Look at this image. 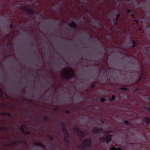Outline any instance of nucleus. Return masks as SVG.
Here are the masks:
<instances>
[{
	"mask_svg": "<svg viewBox=\"0 0 150 150\" xmlns=\"http://www.w3.org/2000/svg\"><path fill=\"white\" fill-rule=\"evenodd\" d=\"M125 124L127 125H129V122L127 120H125L124 121V122Z\"/></svg>",
	"mask_w": 150,
	"mask_h": 150,
	"instance_id": "32",
	"label": "nucleus"
},
{
	"mask_svg": "<svg viewBox=\"0 0 150 150\" xmlns=\"http://www.w3.org/2000/svg\"><path fill=\"white\" fill-rule=\"evenodd\" d=\"M134 21L136 22L137 24H138L139 22V21L138 20H135Z\"/></svg>",
	"mask_w": 150,
	"mask_h": 150,
	"instance_id": "40",
	"label": "nucleus"
},
{
	"mask_svg": "<svg viewBox=\"0 0 150 150\" xmlns=\"http://www.w3.org/2000/svg\"><path fill=\"white\" fill-rule=\"evenodd\" d=\"M24 9L27 12L31 14H34L35 13V11L29 8L24 7Z\"/></svg>",
	"mask_w": 150,
	"mask_h": 150,
	"instance_id": "6",
	"label": "nucleus"
},
{
	"mask_svg": "<svg viewBox=\"0 0 150 150\" xmlns=\"http://www.w3.org/2000/svg\"><path fill=\"white\" fill-rule=\"evenodd\" d=\"M85 11L86 13H89L90 12L88 10V8H85Z\"/></svg>",
	"mask_w": 150,
	"mask_h": 150,
	"instance_id": "29",
	"label": "nucleus"
},
{
	"mask_svg": "<svg viewBox=\"0 0 150 150\" xmlns=\"http://www.w3.org/2000/svg\"><path fill=\"white\" fill-rule=\"evenodd\" d=\"M11 146L9 144H6L4 145V146L5 147H11Z\"/></svg>",
	"mask_w": 150,
	"mask_h": 150,
	"instance_id": "30",
	"label": "nucleus"
},
{
	"mask_svg": "<svg viewBox=\"0 0 150 150\" xmlns=\"http://www.w3.org/2000/svg\"><path fill=\"white\" fill-rule=\"evenodd\" d=\"M30 132L28 131H25V133H23V134L25 135H27L28 134H30Z\"/></svg>",
	"mask_w": 150,
	"mask_h": 150,
	"instance_id": "25",
	"label": "nucleus"
},
{
	"mask_svg": "<svg viewBox=\"0 0 150 150\" xmlns=\"http://www.w3.org/2000/svg\"><path fill=\"white\" fill-rule=\"evenodd\" d=\"M34 144L35 145L37 146L41 147L43 148L45 147L44 145L42 144L40 142H35L34 143Z\"/></svg>",
	"mask_w": 150,
	"mask_h": 150,
	"instance_id": "10",
	"label": "nucleus"
},
{
	"mask_svg": "<svg viewBox=\"0 0 150 150\" xmlns=\"http://www.w3.org/2000/svg\"><path fill=\"white\" fill-rule=\"evenodd\" d=\"M120 89L126 91L128 90V88L125 87H121L120 88Z\"/></svg>",
	"mask_w": 150,
	"mask_h": 150,
	"instance_id": "24",
	"label": "nucleus"
},
{
	"mask_svg": "<svg viewBox=\"0 0 150 150\" xmlns=\"http://www.w3.org/2000/svg\"><path fill=\"white\" fill-rule=\"evenodd\" d=\"M4 96V93L2 92V90L1 88H0V97L1 98H3Z\"/></svg>",
	"mask_w": 150,
	"mask_h": 150,
	"instance_id": "22",
	"label": "nucleus"
},
{
	"mask_svg": "<svg viewBox=\"0 0 150 150\" xmlns=\"http://www.w3.org/2000/svg\"><path fill=\"white\" fill-rule=\"evenodd\" d=\"M143 75V73L142 71L141 73L140 77L139 78L138 81H140L141 80V78H142V77Z\"/></svg>",
	"mask_w": 150,
	"mask_h": 150,
	"instance_id": "31",
	"label": "nucleus"
},
{
	"mask_svg": "<svg viewBox=\"0 0 150 150\" xmlns=\"http://www.w3.org/2000/svg\"><path fill=\"white\" fill-rule=\"evenodd\" d=\"M127 12L128 13H129L131 12V10H130L128 9L127 10Z\"/></svg>",
	"mask_w": 150,
	"mask_h": 150,
	"instance_id": "39",
	"label": "nucleus"
},
{
	"mask_svg": "<svg viewBox=\"0 0 150 150\" xmlns=\"http://www.w3.org/2000/svg\"><path fill=\"white\" fill-rule=\"evenodd\" d=\"M65 142H67V145L68 146L69 143V141L68 140V141Z\"/></svg>",
	"mask_w": 150,
	"mask_h": 150,
	"instance_id": "43",
	"label": "nucleus"
},
{
	"mask_svg": "<svg viewBox=\"0 0 150 150\" xmlns=\"http://www.w3.org/2000/svg\"><path fill=\"white\" fill-rule=\"evenodd\" d=\"M53 23H55L56 22V21H53Z\"/></svg>",
	"mask_w": 150,
	"mask_h": 150,
	"instance_id": "51",
	"label": "nucleus"
},
{
	"mask_svg": "<svg viewBox=\"0 0 150 150\" xmlns=\"http://www.w3.org/2000/svg\"><path fill=\"white\" fill-rule=\"evenodd\" d=\"M13 25L11 23L10 24V28L11 29L13 28Z\"/></svg>",
	"mask_w": 150,
	"mask_h": 150,
	"instance_id": "36",
	"label": "nucleus"
},
{
	"mask_svg": "<svg viewBox=\"0 0 150 150\" xmlns=\"http://www.w3.org/2000/svg\"><path fill=\"white\" fill-rule=\"evenodd\" d=\"M49 139L50 140L53 141L54 140V138L52 136H50L49 137Z\"/></svg>",
	"mask_w": 150,
	"mask_h": 150,
	"instance_id": "35",
	"label": "nucleus"
},
{
	"mask_svg": "<svg viewBox=\"0 0 150 150\" xmlns=\"http://www.w3.org/2000/svg\"><path fill=\"white\" fill-rule=\"evenodd\" d=\"M65 135L64 137V140L65 142L66 141H68V138H69V134H64Z\"/></svg>",
	"mask_w": 150,
	"mask_h": 150,
	"instance_id": "13",
	"label": "nucleus"
},
{
	"mask_svg": "<svg viewBox=\"0 0 150 150\" xmlns=\"http://www.w3.org/2000/svg\"><path fill=\"white\" fill-rule=\"evenodd\" d=\"M149 100H150V97L149 98Z\"/></svg>",
	"mask_w": 150,
	"mask_h": 150,
	"instance_id": "60",
	"label": "nucleus"
},
{
	"mask_svg": "<svg viewBox=\"0 0 150 150\" xmlns=\"http://www.w3.org/2000/svg\"><path fill=\"white\" fill-rule=\"evenodd\" d=\"M30 45H33V44H32V43H31V44H30Z\"/></svg>",
	"mask_w": 150,
	"mask_h": 150,
	"instance_id": "56",
	"label": "nucleus"
},
{
	"mask_svg": "<svg viewBox=\"0 0 150 150\" xmlns=\"http://www.w3.org/2000/svg\"><path fill=\"white\" fill-rule=\"evenodd\" d=\"M69 25L71 27L73 28H75L77 26V25L76 24L74 21H71V23L69 24Z\"/></svg>",
	"mask_w": 150,
	"mask_h": 150,
	"instance_id": "9",
	"label": "nucleus"
},
{
	"mask_svg": "<svg viewBox=\"0 0 150 150\" xmlns=\"http://www.w3.org/2000/svg\"><path fill=\"white\" fill-rule=\"evenodd\" d=\"M73 129L74 131L80 137L83 138L85 137V134L77 127H74Z\"/></svg>",
	"mask_w": 150,
	"mask_h": 150,
	"instance_id": "1",
	"label": "nucleus"
},
{
	"mask_svg": "<svg viewBox=\"0 0 150 150\" xmlns=\"http://www.w3.org/2000/svg\"><path fill=\"white\" fill-rule=\"evenodd\" d=\"M105 0H100V2H98V4H100V2H102L103 1H104Z\"/></svg>",
	"mask_w": 150,
	"mask_h": 150,
	"instance_id": "44",
	"label": "nucleus"
},
{
	"mask_svg": "<svg viewBox=\"0 0 150 150\" xmlns=\"http://www.w3.org/2000/svg\"><path fill=\"white\" fill-rule=\"evenodd\" d=\"M45 127V126H42L40 127V128L41 129H43Z\"/></svg>",
	"mask_w": 150,
	"mask_h": 150,
	"instance_id": "42",
	"label": "nucleus"
},
{
	"mask_svg": "<svg viewBox=\"0 0 150 150\" xmlns=\"http://www.w3.org/2000/svg\"><path fill=\"white\" fill-rule=\"evenodd\" d=\"M144 120L148 122V124L150 122V118L148 117H146L144 119Z\"/></svg>",
	"mask_w": 150,
	"mask_h": 150,
	"instance_id": "18",
	"label": "nucleus"
},
{
	"mask_svg": "<svg viewBox=\"0 0 150 150\" xmlns=\"http://www.w3.org/2000/svg\"><path fill=\"white\" fill-rule=\"evenodd\" d=\"M110 150H122V149L119 148H115L114 147H113L110 148Z\"/></svg>",
	"mask_w": 150,
	"mask_h": 150,
	"instance_id": "19",
	"label": "nucleus"
},
{
	"mask_svg": "<svg viewBox=\"0 0 150 150\" xmlns=\"http://www.w3.org/2000/svg\"><path fill=\"white\" fill-rule=\"evenodd\" d=\"M115 13L117 12V11H116V10H115Z\"/></svg>",
	"mask_w": 150,
	"mask_h": 150,
	"instance_id": "55",
	"label": "nucleus"
},
{
	"mask_svg": "<svg viewBox=\"0 0 150 150\" xmlns=\"http://www.w3.org/2000/svg\"><path fill=\"white\" fill-rule=\"evenodd\" d=\"M111 141V136L109 135H105L101 139V142L109 143Z\"/></svg>",
	"mask_w": 150,
	"mask_h": 150,
	"instance_id": "3",
	"label": "nucleus"
},
{
	"mask_svg": "<svg viewBox=\"0 0 150 150\" xmlns=\"http://www.w3.org/2000/svg\"><path fill=\"white\" fill-rule=\"evenodd\" d=\"M148 3H149V4H150V2H148Z\"/></svg>",
	"mask_w": 150,
	"mask_h": 150,
	"instance_id": "57",
	"label": "nucleus"
},
{
	"mask_svg": "<svg viewBox=\"0 0 150 150\" xmlns=\"http://www.w3.org/2000/svg\"><path fill=\"white\" fill-rule=\"evenodd\" d=\"M133 45L132 47L133 48H134L138 45L137 41V40H134L132 41Z\"/></svg>",
	"mask_w": 150,
	"mask_h": 150,
	"instance_id": "16",
	"label": "nucleus"
},
{
	"mask_svg": "<svg viewBox=\"0 0 150 150\" xmlns=\"http://www.w3.org/2000/svg\"><path fill=\"white\" fill-rule=\"evenodd\" d=\"M88 10L89 11V12L91 11V8H88Z\"/></svg>",
	"mask_w": 150,
	"mask_h": 150,
	"instance_id": "48",
	"label": "nucleus"
},
{
	"mask_svg": "<svg viewBox=\"0 0 150 150\" xmlns=\"http://www.w3.org/2000/svg\"><path fill=\"white\" fill-rule=\"evenodd\" d=\"M0 66H1V65L0 64Z\"/></svg>",
	"mask_w": 150,
	"mask_h": 150,
	"instance_id": "62",
	"label": "nucleus"
},
{
	"mask_svg": "<svg viewBox=\"0 0 150 150\" xmlns=\"http://www.w3.org/2000/svg\"><path fill=\"white\" fill-rule=\"evenodd\" d=\"M6 115H8L9 117H11L12 115L10 112H6Z\"/></svg>",
	"mask_w": 150,
	"mask_h": 150,
	"instance_id": "28",
	"label": "nucleus"
},
{
	"mask_svg": "<svg viewBox=\"0 0 150 150\" xmlns=\"http://www.w3.org/2000/svg\"><path fill=\"white\" fill-rule=\"evenodd\" d=\"M6 112H1L0 113V115H6Z\"/></svg>",
	"mask_w": 150,
	"mask_h": 150,
	"instance_id": "33",
	"label": "nucleus"
},
{
	"mask_svg": "<svg viewBox=\"0 0 150 150\" xmlns=\"http://www.w3.org/2000/svg\"><path fill=\"white\" fill-rule=\"evenodd\" d=\"M139 90V88H137L136 89H134V93H136V91H138Z\"/></svg>",
	"mask_w": 150,
	"mask_h": 150,
	"instance_id": "38",
	"label": "nucleus"
},
{
	"mask_svg": "<svg viewBox=\"0 0 150 150\" xmlns=\"http://www.w3.org/2000/svg\"><path fill=\"white\" fill-rule=\"evenodd\" d=\"M49 83H50V82H49L48 83H47V85H49Z\"/></svg>",
	"mask_w": 150,
	"mask_h": 150,
	"instance_id": "54",
	"label": "nucleus"
},
{
	"mask_svg": "<svg viewBox=\"0 0 150 150\" xmlns=\"http://www.w3.org/2000/svg\"><path fill=\"white\" fill-rule=\"evenodd\" d=\"M69 71L71 73L72 76H71L69 74H67V75H63V76L65 79H70L74 78V76H73L74 75V73L73 69H69Z\"/></svg>",
	"mask_w": 150,
	"mask_h": 150,
	"instance_id": "2",
	"label": "nucleus"
},
{
	"mask_svg": "<svg viewBox=\"0 0 150 150\" xmlns=\"http://www.w3.org/2000/svg\"><path fill=\"white\" fill-rule=\"evenodd\" d=\"M88 37L89 36L88 35H87Z\"/></svg>",
	"mask_w": 150,
	"mask_h": 150,
	"instance_id": "59",
	"label": "nucleus"
},
{
	"mask_svg": "<svg viewBox=\"0 0 150 150\" xmlns=\"http://www.w3.org/2000/svg\"><path fill=\"white\" fill-rule=\"evenodd\" d=\"M77 147L78 149L82 150H85V146L84 144H83L82 146L81 145L79 144L77 146Z\"/></svg>",
	"mask_w": 150,
	"mask_h": 150,
	"instance_id": "12",
	"label": "nucleus"
},
{
	"mask_svg": "<svg viewBox=\"0 0 150 150\" xmlns=\"http://www.w3.org/2000/svg\"><path fill=\"white\" fill-rule=\"evenodd\" d=\"M92 22L94 25L98 27L100 26V22L99 20H96L94 18L92 19Z\"/></svg>",
	"mask_w": 150,
	"mask_h": 150,
	"instance_id": "7",
	"label": "nucleus"
},
{
	"mask_svg": "<svg viewBox=\"0 0 150 150\" xmlns=\"http://www.w3.org/2000/svg\"><path fill=\"white\" fill-rule=\"evenodd\" d=\"M85 143V149L88 147L90 146L91 144V142L90 138H88L85 139L83 141Z\"/></svg>",
	"mask_w": 150,
	"mask_h": 150,
	"instance_id": "5",
	"label": "nucleus"
},
{
	"mask_svg": "<svg viewBox=\"0 0 150 150\" xmlns=\"http://www.w3.org/2000/svg\"><path fill=\"white\" fill-rule=\"evenodd\" d=\"M147 108L150 110V105H148Z\"/></svg>",
	"mask_w": 150,
	"mask_h": 150,
	"instance_id": "47",
	"label": "nucleus"
},
{
	"mask_svg": "<svg viewBox=\"0 0 150 150\" xmlns=\"http://www.w3.org/2000/svg\"><path fill=\"white\" fill-rule=\"evenodd\" d=\"M43 120L45 122H48L49 121V119L47 117L45 116L43 118Z\"/></svg>",
	"mask_w": 150,
	"mask_h": 150,
	"instance_id": "21",
	"label": "nucleus"
},
{
	"mask_svg": "<svg viewBox=\"0 0 150 150\" xmlns=\"http://www.w3.org/2000/svg\"><path fill=\"white\" fill-rule=\"evenodd\" d=\"M92 132L95 133L101 134L102 131V128L101 127H94L92 129Z\"/></svg>",
	"mask_w": 150,
	"mask_h": 150,
	"instance_id": "4",
	"label": "nucleus"
},
{
	"mask_svg": "<svg viewBox=\"0 0 150 150\" xmlns=\"http://www.w3.org/2000/svg\"><path fill=\"white\" fill-rule=\"evenodd\" d=\"M96 86V84H93L92 85V87L94 88Z\"/></svg>",
	"mask_w": 150,
	"mask_h": 150,
	"instance_id": "41",
	"label": "nucleus"
},
{
	"mask_svg": "<svg viewBox=\"0 0 150 150\" xmlns=\"http://www.w3.org/2000/svg\"><path fill=\"white\" fill-rule=\"evenodd\" d=\"M139 4V3L138 1H134L133 7L134 8H137Z\"/></svg>",
	"mask_w": 150,
	"mask_h": 150,
	"instance_id": "14",
	"label": "nucleus"
},
{
	"mask_svg": "<svg viewBox=\"0 0 150 150\" xmlns=\"http://www.w3.org/2000/svg\"><path fill=\"white\" fill-rule=\"evenodd\" d=\"M131 16L132 17H134V13H132L131 14Z\"/></svg>",
	"mask_w": 150,
	"mask_h": 150,
	"instance_id": "45",
	"label": "nucleus"
},
{
	"mask_svg": "<svg viewBox=\"0 0 150 150\" xmlns=\"http://www.w3.org/2000/svg\"><path fill=\"white\" fill-rule=\"evenodd\" d=\"M147 13L148 15H150V10L147 11Z\"/></svg>",
	"mask_w": 150,
	"mask_h": 150,
	"instance_id": "37",
	"label": "nucleus"
},
{
	"mask_svg": "<svg viewBox=\"0 0 150 150\" xmlns=\"http://www.w3.org/2000/svg\"><path fill=\"white\" fill-rule=\"evenodd\" d=\"M21 141H18L13 142L12 143L13 145H18L21 144Z\"/></svg>",
	"mask_w": 150,
	"mask_h": 150,
	"instance_id": "15",
	"label": "nucleus"
},
{
	"mask_svg": "<svg viewBox=\"0 0 150 150\" xmlns=\"http://www.w3.org/2000/svg\"><path fill=\"white\" fill-rule=\"evenodd\" d=\"M115 99V96L114 95H112V98L109 97V100H110L114 101Z\"/></svg>",
	"mask_w": 150,
	"mask_h": 150,
	"instance_id": "20",
	"label": "nucleus"
},
{
	"mask_svg": "<svg viewBox=\"0 0 150 150\" xmlns=\"http://www.w3.org/2000/svg\"><path fill=\"white\" fill-rule=\"evenodd\" d=\"M82 1H84V0H81Z\"/></svg>",
	"mask_w": 150,
	"mask_h": 150,
	"instance_id": "58",
	"label": "nucleus"
},
{
	"mask_svg": "<svg viewBox=\"0 0 150 150\" xmlns=\"http://www.w3.org/2000/svg\"><path fill=\"white\" fill-rule=\"evenodd\" d=\"M100 100L101 102H104L105 101V99L104 97L102 98H101Z\"/></svg>",
	"mask_w": 150,
	"mask_h": 150,
	"instance_id": "26",
	"label": "nucleus"
},
{
	"mask_svg": "<svg viewBox=\"0 0 150 150\" xmlns=\"http://www.w3.org/2000/svg\"><path fill=\"white\" fill-rule=\"evenodd\" d=\"M63 101L64 102V103L65 102V101L64 100H63Z\"/></svg>",
	"mask_w": 150,
	"mask_h": 150,
	"instance_id": "49",
	"label": "nucleus"
},
{
	"mask_svg": "<svg viewBox=\"0 0 150 150\" xmlns=\"http://www.w3.org/2000/svg\"><path fill=\"white\" fill-rule=\"evenodd\" d=\"M134 0V1H137V0Z\"/></svg>",
	"mask_w": 150,
	"mask_h": 150,
	"instance_id": "53",
	"label": "nucleus"
},
{
	"mask_svg": "<svg viewBox=\"0 0 150 150\" xmlns=\"http://www.w3.org/2000/svg\"><path fill=\"white\" fill-rule=\"evenodd\" d=\"M8 129V128L6 127H3L2 128L0 127V131L1 130L6 131H7Z\"/></svg>",
	"mask_w": 150,
	"mask_h": 150,
	"instance_id": "17",
	"label": "nucleus"
},
{
	"mask_svg": "<svg viewBox=\"0 0 150 150\" xmlns=\"http://www.w3.org/2000/svg\"><path fill=\"white\" fill-rule=\"evenodd\" d=\"M117 21V19L115 20L114 18H113L111 21V23L113 25H116Z\"/></svg>",
	"mask_w": 150,
	"mask_h": 150,
	"instance_id": "11",
	"label": "nucleus"
},
{
	"mask_svg": "<svg viewBox=\"0 0 150 150\" xmlns=\"http://www.w3.org/2000/svg\"><path fill=\"white\" fill-rule=\"evenodd\" d=\"M137 69H138V70H139V67H137Z\"/></svg>",
	"mask_w": 150,
	"mask_h": 150,
	"instance_id": "50",
	"label": "nucleus"
},
{
	"mask_svg": "<svg viewBox=\"0 0 150 150\" xmlns=\"http://www.w3.org/2000/svg\"><path fill=\"white\" fill-rule=\"evenodd\" d=\"M20 130L21 131H22L23 133H25V131L24 127L23 126H21V128H20Z\"/></svg>",
	"mask_w": 150,
	"mask_h": 150,
	"instance_id": "23",
	"label": "nucleus"
},
{
	"mask_svg": "<svg viewBox=\"0 0 150 150\" xmlns=\"http://www.w3.org/2000/svg\"><path fill=\"white\" fill-rule=\"evenodd\" d=\"M101 121L102 122V123H104V121L102 119H101Z\"/></svg>",
	"mask_w": 150,
	"mask_h": 150,
	"instance_id": "46",
	"label": "nucleus"
},
{
	"mask_svg": "<svg viewBox=\"0 0 150 150\" xmlns=\"http://www.w3.org/2000/svg\"><path fill=\"white\" fill-rule=\"evenodd\" d=\"M61 127L62 130L64 134H69L68 132L66 127L64 123H62L61 124Z\"/></svg>",
	"mask_w": 150,
	"mask_h": 150,
	"instance_id": "8",
	"label": "nucleus"
},
{
	"mask_svg": "<svg viewBox=\"0 0 150 150\" xmlns=\"http://www.w3.org/2000/svg\"><path fill=\"white\" fill-rule=\"evenodd\" d=\"M63 112L68 114H69L70 113V111L69 110H63Z\"/></svg>",
	"mask_w": 150,
	"mask_h": 150,
	"instance_id": "27",
	"label": "nucleus"
},
{
	"mask_svg": "<svg viewBox=\"0 0 150 150\" xmlns=\"http://www.w3.org/2000/svg\"><path fill=\"white\" fill-rule=\"evenodd\" d=\"M26 107H30V105H29V106H27Z\"/></svg>",
	"mask_w": 150,
	"mask_h": 150,
	"instance_id": "52",
	"label": "nucleus"
},
{
	"mask_svg": "<svg viewBox=\"0 0 150 150\" xmlns=\"http://www.w3.org/2000/svg\"><path fill=\"white\" fill-rule=\"evenodd\" d=\"M141 23H142V21H141Z\"/></svg>",
	"mask_w": 150,
	"mask_h": 150,
	"instance_id": "61",
	"label": "nucleus"
},
{
	"mask_svg": "<svg viewBox=\"0 0 150 150\" xmlns=\"http://www.w3.org/2000/svg\"><path fill=\"white\" fill-rule=\"evenodd\" d=\"M120 16V15L119 13H118L117 14V15H116V18H117L116 19L117 20V19L119 18Z\"/></svg>",
	"mask_w": 150,
	"mask_h": 150,
	"instance_id": "34",
	"label": "nucleus"
}]
</instances>
